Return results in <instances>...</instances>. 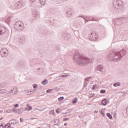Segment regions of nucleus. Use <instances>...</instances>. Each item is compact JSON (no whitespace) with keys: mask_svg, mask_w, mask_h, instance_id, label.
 <instances>
[{"mask_svg":"<svg viewBox=\"0 0 128 128\" xmlns=\"http://www.w3.org/2000/svg\"><path fill=\"white\" fill-rule=\"evenodd\" d=\"M18 112H24V110L22 108L18 110Z\"/></svg>","mask_w":128,"mask_h":128,"instance_id":"41","label":"nucleus"},{"mask_svg":"<svg viewBox=\"0 0 128 128\" xmlns=\"http://www.w3.org/2000/svg\"><path fill=\"white\" fill-rule=\"evenodd\" d=\"M52 90H53V92H54V90H58V87L52 88Z\"/></svg>","mask_w":128,"mask_h":128,"instance_id":"45","label":"nucleus"},{"mask_svg":"<svg viewBox=\"0 0 128 128\" xmlns=\"http://www.w3.org/2000/svg\"><path fill=\"white\" fill-rule=\"evenodd\" d=\"M92 96H90V98H92Z\"/></svg>","mask_w":128,"mask_h":128,"instance_id":"59","label":"nucleus"},{"mask_svg":"<svg viewBox=\"0 0 128 128\" xmlns=\"http://www.w3.org/2000/svg\"><path fill=\"white\" fill-rule=\"evenodd\" d=\"M102 104L103 106H106V104H108V100L104 98L102 100Z\"/></svg>","mask_w":128,"mask_h":128,"instance_id":"18","label":"nucleus"},{"mask_svg":"<svg viewBox=\"0 0 128 128\" xmlns=\"http://www.w3.org/2000/svg\"><path fill=\"white\" fill-rule=\"evenodd\" d=\"M96 112V110H95V112Z\"/></svg>","mask_w":128,"mask_h":128,"instance_id":"61","label":"nucleus"},{"mask_svg":"<svg viewBox=\"0 0 128 128\" xmlns=\"http://www.w3.org/2000/svg\"><path fill=\"white\" fill-rule=\"evenodd\" d=\"M66 76H68V75L62 74L61 76H60V78H66Z\"/></svg>","mask_w":128,"mask_h":128,"instance_id":"39","label":"nucleus"},{"mask_svg":"<svg viewBox=\"0 0 128 128\" xmlns=\"http://www.w3.org/2000/svg\"><path fill=\"white\" fill-rule=\"evenodd\" d=\"M66 120H68V118H63V121L64 122H66Z\"/></svg>","mask_w":128,"mask_h":128,"instance_id":"42","label":"nucleus"},{"mask_svg":"<svg viewBox=\"0 0 128 128\" xmlns=\"http://www.w3.org/2000/svg\"><path fill=\"white\" fill-rule=\"evenodd\" d=\"M124 8V2L122 0L114 1L113 4V8H114V12H116L118 10H122Z\"/></svg>","mask_w":128,"mask_h":128,"instance_id":"2","label":"nucleus"},{"mask_svg":"<svg viewBox=\"0 0 128 128\" xmlns=\"http://www.w3.org/2000/svg\"><path fill=\"white\" fill-rule=\"evenodd\" d=\"M52 92H54V89H48L46 90V92H47L48 94H50Z\"/></svg>","mask_w":128,"mask_h":128,"instance_id":"29","label":"nucleus"},{"mask_svg":"<svg viewBox=\"0 0 128 128\" xmlns=\"http://www.w3.org/2000/svg\"><path fill=\"white\" fill-rule=\"evenodd\" d=\"M36 2V0H30V4H34Z\"/></svg>","mask_w":128,"mask_h":128,"instance_id":"43","label":"nucleus"},{"mask_svg":"<svg viewBox=\"0 0 128 128\" xmlns=\"http://www.w3.org/2000/svg\"><path fill=\"white\" fill-rule=\"evenodd\" d=\"M63 100H64V96H61L58 98V100H59V102H62Z\"/></svg>","mask_w":128,"mask_h":128,"instance_id":"31","label":"nucleus"},{"mask_svg":"<svg viewBox=\"0 0 128 128\" xmlns=\"http://www.w3.org/2000/svg\"><path fill=\"white\" fill-rule=\"evenodd\" d=\"M8 54V50L6 48H2L0 51V56L2 58H6Z\"/></svg>","mask_w":128,"mask_h":128,"instance_id":"3","label":"nucleus"},{"mask_svg":"<svg viewBox=\"0 0 128 128\" xmlns=\"http://www.w3.org/2000/svg\"><path fill=\"white\" fill-rule=\"evenodd\" d=\"M50 114H52V116H54V112L50 113Z\"/></svg>","mask_w":128,"mask_h":128,"instance_id":"54","label":"nucleus"},{"mask_svg":"<svg viewBox=\"0 0 128 128\" xmlns=\"http://www.w3.org/2000/svg\"><path fill=\"white\" fill-rule=\"evenodd\" d=\"M86 18H88V20H92V16H86Z\"/></svg>","mask_w":128,"mask_h":128,"instance_id":"33","label":"nucleus"},{"mask_svg":"<svg viewBox=\"0 0 128 128\" xmlns=\"http://www.w3.org/2000/svg\"><path fill=\"white\" fill-rule=\"evenodd\" d=\"M62 37L63 38L64 40H66L68 38V34H62Z\"/></svg>","mask_w":128,"mask_h":128,"instance_id":"17","label":"nucleus"},{"mask_svg":"<svg viewBox=\"0 0 128 128\" xmlns=\"http://www.w3.org/2000/svg\"><path fill=\"white\" fill-rule=\"evenodd\" d=\"M96 84H94L92 88V90H96Z\"/></svg>","mask_w":128,"mask_h":128,"instance_id":"37","label":"nucleus"},{"mask_svg":"<svg viewBox=\"0 0 128 128\" xmlns=\"http://www.w3.org/2000/svg\"><path fill=\"white\" fill-rule=\"evenodd\" d=\"M80 18H84L85 20V22H90V20L88 18L86 19V17H84V16H80Z\"/></svg>","mask_w":128,"mask_h":128,"instance_id":"24","label":"nucleus"},{"mask_svg":"<svg viewBox=\"0 0 128 128\" xmlns=\"http://www.w3.org/2000/svg\"><path fill=\"white\" fill-rule=\"evenodd\" d=\"M64 0V2H66V0Z\"/></svg>","mask_w":128,"mask_h":128,"instance_id":"57","label":"nucleus"},{"mask_svg":"<svg viewBox=\"0 0 128 128\" xmlns=\"http://www.w3.org/2000/svg\"><path fill=\"white\" fill-rule=\"evenodd\" d=\"M36 118H32V117L30 118V119H31V120H36Z\"/></svg>","mask_w":128,"mask_h":128,"instance_id":"52","label":"nucleus"},{"mask_svg":"<svg viewBox=\"0 0 128 128\" xmlns=\"http://www.w3.org/2000/svg\"><path fill=\"white\" fill-rule=\"evenodd\" d=\"M73 60L79 66H86L90 62V58L80 56L78 52H76L73 56Z\"/></svg>","mask_w":128,"mask_h":128,"instance_id":"1","label":"nucleus"},{"mask_svg":"<svg viewBox=\"0 0 128 128\" xmlns=\"http://www.w3.org/2000/svg\"><path fill=\"white\" fill-rule=\"evenodd\" d=\"M118 22H119V24H126V22H128V20H126V18L124 17H122L120 18H117Z\"/></svg>","mask_w":128,"mask_h":128,"instance_id":"9","label":"nucleus"},{"mask_svg":"<svg viewBox=\"0 0 128 128\" xmlns=\"http://www.w3.org/2000/svg\"><path fill=\"white\" fill-rule=\"evenodd\" d=\"M101 112H104L100 110Z\"/></svg>","mask_w":128,"mask_h":128,"instance_id":"62","label":"nucleus"},{"mask_svg":"<svg viewBox=\"0 0 128 128\" xmlns=\"http://www.w3.org/2000/svg\"><path fill=\"white\" fill-rule=\"evenodd\" d=\"M26 110L28 111L32 110V107L30 104H26Z\"/></svg>","mask_w":128,"mask_h":128,"instance_id":"15","label":"nucleus"},{"mask_svg":"<svg viewBox=\"0 0 128 128\" xmlns=\"http://www.w3.org/2000/svg\"><path fill=\"white\" fill-rule=\"evenodd\" d=\"M23 26L24 24L22 22H16L14 24V28L17 30H22Z\"/></svg>","mask_w":128,"mask_h":128,"instance_id":"4","label":"nucleus"},{"mask_svg":"<svg viewBox=\"0 0 128 128\" xmlns=\"http://www.w3.org/2000/svg\"><path fill=\"white\" fill-rule=\"evenodd\" d=\"M114 118H116V115L114 114Z\"/></svg>","mask_w":128,"mask_h":128,"instance_id":"58","label":"nucleus"},{"mask_svg":"<svg viewBox=\"0 0 128 128\" xmlns=\"http://www.w3.org/2000/svg\"><path fill=\"white\" fill-rule=\"evenodd\" d=\"M18 42L20 44H25L26 42V36H20L18 38Z\"/></svg>","mask_w":128,"mask_h":128,"instance_id":"10","label":"nucleus"},{"mask_svg":"<svg viewBox=\"0 0 128 128\" xmlns=\"http://www.w3.org/2000/svg\"><path fill=\"white\" fill-rule=\"evenodd\" d=\"M55 126H58V124H55Z\"/></svg>","mask_w":128,"mask_h":128,"instance_id":"60","label":"nucleus"},{"mask_svg":"<svg viewBox=\"0 0 128 128\" xmlns=\"http://www.w3.org/2000/svg\"><path fill=\"white\" fill-rule=\"evenodd\" d=\"M54 112V110H52L51 111H50V112Z\"/></svg>","mask_w":128,"mask_h":128,"instance_id":"55","label":"nucleus"},{"mask_svg":"<svg viewBox=\"0 0 128 128\" xmlns=\"http://www.w3.org/2000/svg\"><path fill=\"white\" fill-rule=\"evenodd\" d=\"M60 108H58V110H56V112H60Z\"/></svg>","mask_w":128,"mask_h":128,"instance_id":"46","label":"nucleus"},{"mask_svg":"<svg viewBox=\"0 0 128 128\" xmlns=\"http://www.w3.org/2000/svg\"><path fill=\"white\" fill-rule=\"evenodd\" d=\"M6 32V28L4 27H0V36L2 34H5Z\"/></svg>","mask_w":128,"mask_h":128,"instance_id":"12","label":"nucleus"},{"mask_svg":"<svg viewBox=\"0 0 128 128\" xmlns=\"http://www.w3.org/2000/svg\"><path fill=\"white\" fill-rule=\"evenodd\" d=\"M0 128H4V125L3 124H1L0 126Z\"/></svg>","mask_w":128,"mask_h":128,"instance_id":"50","label":"nucleus"},{"mask_svg":"<svg viewBox=\"0 0 128 128\" xmlns=\"http://www.w3.org/2000/svg\"><path fill=\"white\" fill-rule=\"evenodd\" d=\"M58 122H58V120H54V124H58Z\"/></svg>","mask_w":128,"mask_h":128,"instance_id":"47","label":"nucleus"},{"mask_svg":"<svg viewBox=\"0 0 128 128\" xmlns=\"http://www.w3.org/2000/svg\"><path fill=\"white\" fill-rule=\"evenodd\" d=\"M96 20H98V18L92 17V22H94V21L96 22Z\"/></svg>","mask_w":128,"mask_h":128,"instance_id":"38","label":"nucleus"},{"mask_svg":"<svg viewBox=\"0 0 128 128\" xmlns=\"http://www.w3.org/2000/svg\"><path fill=\"white\" fill-rule=\"evenodd\" d=\"M100 92V94H105L106 90H101Z\"/></svg>","mask_w":128,"mask_h":128,"instance_id":"34","label":"nucleus"},{"mask_svg":"<svg viewBox=\"0 0 128 128\" xmlns=\"http://www.w3.org/2000/svg\"><path fill=\"white\" fill-rule=\"evenodd\" d=\"M10 126H11V125L10 124H9V126H8V124H6L5 125L4 128H12V127H11Z\"/></svg>","mask_w":128,"mask_h":128,"instance_id":"30","label":"nucleus"},{"mask_svg":"<svg viewBox=\"0 0 128 128\" xmlns=\"http://www.w3.org/2000/svg\"><path fill=\"white\" fill-rule=\"evenodd\" d=\"M16 92H18V90L16 88L14 89V88L13 90H11L10 92H11V94H16Z\"/></svg>","mask_w":128,"mask_h":128,"instance_id":"22","label":"nucleus"},{"mask_svg":"<svg viewBox=\"0 0 128 128\" xmlns=\"http://www.w3.org/2000/svg\"><path fill=\"white\" fill-rule=\"evenodd\" d=\"M14 6L16 8H22V4H20V1L16 2L14 4Z\"/></svg>","mask_w":128,"mask_h":128,"instance_id":"14","label":"nucleus"},{"mask_svg":"<svg viewBox=\"0 0 128 128\" xmlns=\"http://www.w3.org/2000/svg\"><path fill=\"white\" fill-rule=\"evenodd\" d=\"M106 116L110 118V120H112V116L110 113L107 112Z\"/></svg>","mask_w":128,"mask_h":128,"instance_id":"25","label":"nucleus"},{"mask_svg":"<svg viewBox=\"0 0 128 128\" xmlns=\"http://www.w3.org/2000/svg\"><path fill=\"white\" fill-rule=\"evenodd\" d=\"M101 114H102V116H106V114H105L104 113V112H101Z\"/></svg>","mask_w":128,"mask_h":128,"instance_id":"49","label":"nucleus"},{"mask_svg":"<svg viewBox=\"0 0 128 128\" xmlns=\"http://www.w3.org/2000/svg\"><path fill=\"white\" fill-rule=\"evenodd\" d=\"M40 2L42 6H44L46 4V0H40Z\"/></svg>","mask_w":128,"mask_h":128,"instance_id":"26","label":"nucleus"},{"mask_svg":"<svg viewBox=\"0 0 128 128\" xmlns=\"http://www.w3.org/2000/svg\"><path fill=\"white\" fill-rule=\"evenodd\" d=\"M114 86H120V82H117L113 84Z\"/></svg>","mask_w":128,"mask_h":128,"instance_id":"23","label":"nucleus"},{"mask_svg":"<svg viewBox=\"0 0 128 128\" xmlns=\"http://www.w3.org/2000/svg\"><path fill=\"white\" fill-rule=\"evenodd\" d=\"M18 66L21 68H26V62L24 60H21L19 64H18Z\"/></svg>","mask_w":128,"mask_h":128,"instance_id":"11","label":"nucleus"},{"mask_svg":"<svg viewBox=\"0 0 128 128\" xmlns=\"http://www.w3.org/2000/svg\"><path fill=\"white\" fill-rule=\"evenodd\" d=\"M4 120V118H0V120Z\"/></svg>","mask_w":128,"mask_h":128,"instance_id":"56","label":"nucleus"},{"mask_svg":"<svg viewBox=\"0 0 128 128\" xmlns=\"http://www.w3.org/2000/svg\"><path fill=\"white\" fill-rule=\"evenodd\" d=\"M89 39L92 40V42H95L98 40L96 34V32H90V34L89 36Z\"/></svg>","mask_w":128,"mask_h":128,"instance_id":"7","label":"nucleus"},{"mask_svg":"<svg viewBox=\"0 0 128 128\" xmlns=\"http://www.w3.org/2000/svg\"><path fill=\"white\" fill-rule=\"evenodd\" d=\"M34 88H38V84H33Z\"/></svg>","mask_w":128,"mask_h":128,"instance_id":"36","label":"nucleus"},{"mask_svg":"<svg viewBox=\"0 0 128 128\" xmlns=\"http://www.w3.org/2000/svg\"><path fill=\"white\" fill-rule=\"evenodd\" d=\"M18 114H20V112H18Z\"/></svg>","mask_w":128,"mask_h":128,"instance_id":"64","label":"nucleus"},{"mask_svg":"<svg viewBox=\"0 0 128 128\" xmlns=\"http://www.w3.org/2000/svg\"><path fill=\"white\" fill-rule=\"evenodd\" d=\"M18 122H18V120L13 119L10 120L9 124L14 126V124H18Z\"/></svg>","mask_w":128,"mask_h":128,"instance_id":"13","label":"nucleus"},{"mask_svg":"<svg viewBox=\"0 0 128 128\" xmlns=\"http://www.w3.org/2000/svg\"><path fill=\"white\" fill-rule=\"evenodd\" d=\"M42 84L44 86L46 84H48V80L46 79H45L42 82Z\"/></svg>","mask_w":128,"mask_h":128,"instance_id":"28","label":"nucleus"},{"mask_svg":"<svg viewBox=\"0 0 128 128\" xmlns=\"http://www.w3.org/2000/svg\"><path fill=\"white\" fill-rule=\"evenodd\" d=\"M17 110H14V108H12L11 110H6V112H18V111H16Z\"/></svg>","mask_w":128,"mask_h":128,"instance_id":"20","label":"nucleus"},{"mask_svg":"<svg viewBox=\"0 0 128 128\" xmlns=\"http://www.w3.org/2000/svg\"><path fill=\"white\" fill-rule=\"evenodd\" d=\"M128 116V112H125L124 114H123V116Z\"/></svg>","mask_w":128,"mask_h":128,"instance_id":"51","label":"nucleus"},{"mask_svg":"<svg viewBox=\"0 0 128 128\" xmlns=\"http://www.w3.org/2000/svg\"><path fill=\"white\" fill-rule=\"evenodd\" d=\"M122 56V58L125 56V54H126V52L125 50H122V51H120V52Z\"/></svg>","mask_w":128,"mask_h":128,"instance_id":"16","label":"nucleus"},{"mask_svg":"<svg viewBox=\"0 0 128 128\" xmlns=\"http://www.w3.org/2000/svg\"><path fill=\"white\" fill-rule=\"evenodd\" d=\"M88 86V83H86V82H84V88L83 90H84V88H86V86Z\"/></svg>","mask_w":128,"mask_h":128,"instance_id":"35","label":"nucleus"},{"mask_svg":"<svg viewBox=\"0 0 128 128\" xmlns=\"http://www.w3.org/2000/svg\"><path fill=\"white\" fill-rule=\"evenodd\" d=\"M20 105L18 104H14V108H18V106H19Z\"/></svg>","mask_w":128,"mask_h":128,"instance_id":"40","label":"nucleus"},{"mask_svg":"<svg viewBox=\"0 0 128 128\" xmlns=\"http://www.w3.org/2000/svg\"><path fill=\"white\" fill-rule=\"evenodd\" d=\"M66 14H68L70 16H72V14H74V11L70 9L69 11L67 12Z\"/></svg>","mask_w":128,"mask_h":128,"instance_id":"19","label":"nucleus"},{"mask_svg":"<svg viewBox=\"0 0 128 128\" xmlns=\"http://www.w3.org/2000/svg\"><path fill=\"white\" fill-rule=\"evenodd\" d=\"M114 56H116V52H114V51H112L111 52H110V53L108 56L107 59L110 62H113L114 58Z\"/></svg>","mask_w":128,"mask_h":128,"instance_id":"6","label":"nucleus"},{"mask_svg":"<svg viewBox=\"0 0 128 128\" xmlns=\"http://www.w3.org/2000/svg\"><path fill=\"white\" fill-rule=\"evenodd\" d=\"M42 128H50V126L48 124H44L42 125Z\"/></svg>","mask_w":128,"mask_h":128,"instance_id":"27","label":"nucleus"},{"mask_svg":"<svg viewBox=\"0 0 128 128\" xmlns=\"http://www.w3.org/2000/svg\"><path fill=\"white\" fill-rule=\"evenodd\" d=\"M122 54H120V52H115V55L113 59V62H118V60H122Z\"/></svg>","mask_w":128,"mask_h":128,"instance_id":"5","label":"nucleus"},{"mask_svg":"<svg viewBox=\"0 0 128 128\" xmlns=\"http://www.w3.org/2000/svg\"><path fill=\"white\" fill-rule=\"evenodd\" d=\"M92 78V77H89L88 78H86V80H90Z\"/></svg>","mask_w":128,"mask_h":128,"instance_id":"48","label":"nucleus"},{"mask_svg":"<svg viewBox=\"0 0 128 128\" xmlns=\"http://www.w3.org/2000/svg\"><path fill=\"white\" fill-rule=\"evenodd\" d=\"M64 126H68V123H65V124H64Z\"/></svg>","mask_w":128,"mask_h":128,"instance_id":"53","label":"nucleus"},{"mask_svg":"<svg viewBox=\"0 0 128 128\" xmlns=\"http://www.w3.org/2000/svg\"><path fill=\"white\" fill-rule=\"evenodd\" d=\"M40 16L38 12H34L32 13V16L34 18H36V16Z\"/></svg>","mask_w":128,"mask_h":128,"instance_id":"21","label":"nucleus"},{"mask_svg":"<svg viewBox=\"0 0 128 128\" xmlns=\"http://www.w3.org/2000/svg\"><path fill=\"white\" fill-rule=\"evenodd\" d=\"M20 122H24V118H20Z\"/></svg>","mask_w":128,"mask_h":128,"instance_id":"44","label":"nucleus"},{"mask_svg":"<svg viewBox=\"0 0 128 128\" xmlns=\"http://www.w3.org/2000/svg\"><path fill=\"white\" fill-rule=\"evenodd\" d=\"M2 112V111H0V112Z\"/></svg>","mask_w":128,"mask_h":128,"instance_id":"63","label":"nucleus"},{"mask_svg":"<svg viewBox=\"0 0 128 128\" xmlns=\"http://www.w3.org/2000/svg\"><path fill=\"white\" fill-rule=\"evenodd\" d=\"M78 101V98H75L72 100L73 104H76V102Z\"/></svg>","mask_w":128,"mask_h":128,"instance_id":"32","label":"nucleus"},{"mask_svg":"<svg viewBox=\"0 0 128 128\" xmlns=\"http://www.w3.org/2000/svg\"><path fill=\"white\" fill-rule=\"evenodd\" d=\"M104 69V68L102 65H98L96 68L95 72H102Z\"/></svg>","mask_w":128,"mask_h":128,"instance_id":"8","label":"nucleus"}]
</instances>
